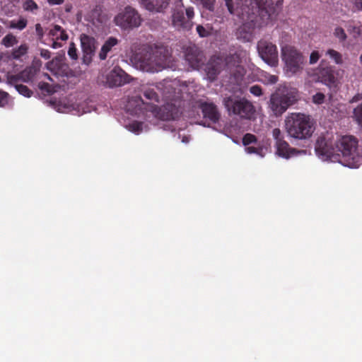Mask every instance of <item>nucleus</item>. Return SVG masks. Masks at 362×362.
I'll list each match as a JSON object with an SVG mask.
<instances>
[{"instance_id": "obj_1", "label": "nucleus", "mask_w": 362, "mask_h": 362, "mask_svg": "<svg viewBox=\"0 0 362 362\" xmlns=\"http://www.w3.org/2000/svg\"><path fill=\"white\" fill-rule=\"evenodd\" d=\"M171 57L168 47L161 45L151 47L149 51L136 53L132 60L140 70L154 73L169 66Z\"/></svg>"}, {"instance_id": "obj_2", "label": "nucleus", "mask_w": 362, "mask_h": 362, "mask_svg": "<svg viewBox=\"0 0 362 362\" xmlns=\"http://www.w3.org/2000/svg\"><path fill=\"white\" fill-rule=\"evenodd\" d=\"M285 128L288 135L294 139L306 141L314 131V122L310 115L303 113H291L285 119Z\"/></svg>"}, {"instance_id": "obj_3", "label": "nucleus", "mask_w": 362, "mask_h": 362, "mask_svg": "<svg viewBox=\"0 0 362 362\" xmlns=\"http://www.w3.org/2000/svg\"><path fill=\"white\" fill-rule=\"evenodd\" d=\"M358 140L354 136L345 135L337 141V156H341V162L349 168H357L360 157L357 151Z\"/></svg>"}, {"instance_id": "obj_4", "label": "nucleus", "mask_w": 362, "mask_h": 362, "mask_svg": "<svg viewBox=\"0 0 362 362\" xmlns=\"http://www.w3.org/2000/svg\"><path fill=\"white\" fill-rule=\"evenodd\" d=\"M281 54L287 73L293 75L303 70L305 57L295 47L289 45L282 46Z\"/></svg>"}, {"instance_id": "obj_5", "label": "nucleus", "mask_w": 362, "mask_h": 362, "mask_svg": "<svg viewBox=\"0 0 362 362\" xmlns=\"http://www.w3.org/2000/svg\"><path fill=\"white\" fill-rule=\"evenodd\" d=\"M223 103L230 114L238 115L240 117L250 119L255 112V107L251 102L245 98L226 97Z\"/></svg>"}, {"instance_id": "obj_6", "label": "nucleus", "mask_w": 362, "mask_h": 362, "mask_svg": "<svg viewBox=\"0 0 362 362\" xmlns=\"http://www.w3.org/2000/svg\"><path fill=\"white\" fill-rule=\"evenodd\" d=\"M177 100H171L165 103L161 107H158L154 104L147 103L145 107V111L151 112L153 117L161 120H175L180 115V105H177Z\"/></svg>"}, {"instance_id": "obj_7", "label": "nucleus", "mask_w": 362, "mask_h": 362, "mask_svg": "<svg viewBox=\"0 0 362 362\" xmlns=\"http://www.w3.org/2000/svg\"><path fill=\"white\" fill-rule=\"evenodd\" d=\"M114 23L122 30H131L141 25V18L135 8L128 6L115 16Z\"/></svg>"}, {"instance_id": "obj_8", "label": "nucleus", "mask_w": 362, "mask_h": 362, "mask_svg": "<svg viewBox=\"0 0 362 362\" xmlns=\"http://www.w3.org/2000/svg\"><path fill=\"white\" fill-rule=\"evenodd\" d=\"M258 54L261 59L268 65L275 67L279 64L277 47L269 40L261 39L257 45Z\"/></svg>"}, {"instance_id": "obj_9", "label": "nucleus", "mask_w": 362, "mask_h": 362, "mask_svg": "<svg viewBox=\"0 0 362 362\" xmlns=\"http://www.w3.org/2000/svg\"><path fill=\"white\" fill-rule=\"evenodd\" d=\"M315 150L318 156L331 159L337 156V141L328 132L321 134L316 140Z\"/></svg>"}, {"instance_id": "obj_10", "label": "nucleus", "mask_w": 362, "mask_h": 362, "mask_svg": "<svg viewBox=\"0 0 362 362\" xmlns=\"http://www.w3.org/2000/svg\"><path fill=\"white\" fill-rule=\"evenodd\" d=\"M272 136L275 141L276 154L279 156L288 159L299 153V151L291 147L285 140L284 133L280 129L274 128L272 130Z\"/></svg>"}, {"instance_id": "obj_11", "label": "nucleus", "mask_w": 362, "mask_h": 362, "mask_svg": "<svg viewBox=\"0 0 362 362\" xmlns=\"http://www.w3.org/2000/svg\"><path fill=\"white\" fill-rule=\"evenodd\" d=\"M296 101V96L291 92L286 94L274 93L271 96L269 105L275 115H281Z\"/></svg>"}, {"instance_id": "obj_12", "label": "nucleus", "mask_w": 362, "mask_h": 362, "mask_svg": "<svg viewBox=\"0 0 362 362\" xmlns=\"http://www.w3.org/2000/svg\"><path fill=\"white\" fill-rule=\"evenodd\" d=\"M186 17L183 10L176 9L172 15V24L177 30H189L193 25L192 19L194 16L193 7L185 9Z\"/></svg>"}, {"instance_id": "obj_13", "label": "nucleus", "mask_w": 362, "mask_h": 362, "mask_svg": "<svg viewBox=\"0 0 362 362\" xmlns=\"http://www.w3.org/2000/svg\"><path fill=\"white\" fill-rule=\"evenodd\" d=\"M102 82L106 87L114 88L122 86L131 81L132 78L119 66H115L105 76Z\"/></svg>"}, {"instance_id": "obj_14", "label": "nucleus", "mask_w": 362, "mask_h": 362, "mask_svg": "<svg viewBox=\"0 0 362 362\" xmlns=\"http://www.w3.org/2000/svg\"><path fill=\"white\" fill-rule=\"evenodd\" d=\"M158 89V87L151 88V87H145L144 86L141 88V91L144 94V96L150 102L148 103L153 104V103H158L159 102V95L156 93L155 89ZM137 103L135 110H134L135 115H139L140 114H144V110H145L146 105L148 103H144L142 98L140 96L133 98L129 102V105L132 104V103Z\"/></svg>"}, {"instance_id": "obj_15", "label": "nucleus", "mask_w": 362, "mask_h": 362, "mask_svg": "<svg viewBox=\"0 0 362 362\" xmlns=\"http://www.w3.org/2000/svg\"><path fill=\"white\" fill-rule=\"evenodd\" d=\"M80 41L83 52V62L88 65L91 63L95 52L96 40L92 36L83 33L80 35Z\"/></svg>"}, {"instance_id": "obj_16", "label": "nucleus", "mask_w": 362, "mask_h": 362, "mask_svg": "<svg viewBox=\"0 0 362 362\" xmlns=\"http://www.w3.org/2000/svg\"><path fill=\"white\" fill-rule=\"evenodd\" d=\"M225 69L223 57L220 55L212 56L205 66V71L208 79L214 81L222 70Z\"/></svg>"}, {"instance_id": "obj_17", "label": "nucleus", "mask_w": 362, "mask_h": 362, "mask_svg": "<svg viewBox=\"0 0 362 362\" xmlns=\"http://www.w3.org/2000/svg\"><path fill=\"white\" fill-rule=\"evenodd\" d=\"M185 59L193 69H199L204 63L203 52L196 45H190L185 48Z\"/></svg>"}, {"instance_id": "obj_18", "label": "nucleus", "mask_w": 362, "mask_h": 362, "mask_svg": "<svg viewBox=\"0 0 362 362\" xmlns=\"http://www.w3.org/2000/svg\"><path fill=\"white\" fill-rule=\"evenodd\" d=\"M318 78L320 81L329 88H336L337 86V78L335 76L334 68L332 66H322V63L318 68Z\"/></svg>"}, {"instance_id": "obj_19", "label": "nucleus", "mask_w": 362, "mask_h": 362, "mask_svg": "<svg viewBox=\"0 0 362 362\" xmlns=\"http://www.w3.org/2000/svg\"><path fill=\"white\" fill-rule=\"evenodd\" d=\"M228 72L230 76L227 81L228 86L230 90H235L242 84L245 70L243 66H238Z\"/></svg>"}, {"instance_id": "obj_20", "label": "nucleus", "mask_w": 362, "mask_h": 362, "mask_svg": "<svg viewBox=\"0 0 362 362\" xmlns=\"http://www.w3.org/2000/svg\"><path fill=\"white\" fill-rule=\"evenodd\" d=\"M144 7L151 12L160 13L168 8L170 0H139Z\"/></svg>"}, {"instance_id": "obj_21", "label": "nucleus", "mask_w": 362, "mask_h": 362, "mask_svg": "<svg viewBox=\"0 0 362 362\" xmlns=\"http://www.w3.org/2000/svg\"><path fill=\"white\" fill-rule=\"evenodd\" d=\"M200 108L205 118H208L210 121L215 123L219 119V113L216 106L211 103H202Z\"/></svg>"}, {"instance_id": "obj_22", "label": "nucleus", "mask_w": 362, "mask_h": 362, "mask_svg": "<svg viewBox=\"0 0 362 362\" xmlns=\"http://www.w3.org/2000/svg\"><path fill=\"white\" fill-rule=\"evenodd\" d=\"M223 61L224 62L225 69L227 71H231L232 69H236L238 66H242L240 65V54L238 52L229 54L225 57H223Z\"/></svg>"}, {"instance_id": "obj_23", "label": "nucleus", "mask_w": 362, "mask_h": 362, "mask_svg": "<svg viewBox=\"0 0 362 362\" xmlns=\"http://www.w3.org/2000/svg\"><path fill=\"white\" fill-rule=\"evenodd\" d=\"M119 40L117 38L115 37H110L105 42L103 45L102 46L100 51L99 52V58L100 60L106 59L108 53H110L112 48L118 45Z\"/></svg>"}, {"instance_id": "obj_24", "label": "nucleus", "mask_w": 362, "mask_h": 362, "mask_svg": "<svg viewBox=\"0 0 362 362\" xmlns=\"http://www.w3.org/2000/svg\"><path fill=\"white\" fill-rule=\"evenodd\" d=\"M36 74V69L34 67H27L19 73L18 77L24 82L32 81Z\"/></svg>"}, {"instance_id": "obj_25", "label": "nucleus", "mask_w": 362, "mask_h": 362, "mask_svg": "<svg viewBox=\"0 0 362 362\" xmlns=\"http://www.w3.org/2000/svg\"><path fill=\"white\" fill-rule=\"evenodd\" d=\"M326 54L328 55L331 59H332L336 64H342L343 59L342 55L340 52L333 49H329L326 52Z\"/></svg>"}, {"instance_id": "obj_26", "label": "nucleus", "mask_w": 362, "mask_h": 362, "mask_svg": "<svg viewBox=\"0 0 362 362\" xmlns=\"http://www.w3.org/2000/svg\"><path fill=\"white\" fill-rule=\"evenodd\" d=\"M354 120L362 128V102L353 110Z\"/></svg>"}, {"instance_id": "obj_27", "label": "nucleus", "mask_w": 362, "mask_h": 362, "mask_svg": "<svg viewBox=\"0 0 362 362\" xmlns=\"http://www.w3.org/2000/svg\"><path fill=\"white\" fill-rule=\"evenodd\" d=\"M28 47L26 45H21L18 48L13 49L11 55L13 59H20L27 53Z\"/></svg>"}, {"instance_id": "obj_28", "label": "nucleus", "mask_w": 362, "mask_h": 362, "mask_svg": "<svg viewBox=\"0 0 362 362\" xmlns=\"http://www.w3.org/2000/svg\"><path fill=\"white\" fill-rule=\"evenodd\" d=\"M18 42L16 37L12 34L6 35L1 41L2 45L6 47H10Z\"/></svg>"}, {"instance_id": "obj_29", "label": "nucleus", "mask_w": 362, "mask_h": 362, "mask_svg": "<svg viewBox=\"0 0 362 362\" xmlns=\"http://www.w3.org/2000/svg\"><path fill=\"white\" fill-rule=\"evenodd\" d=\"M127 129L134 133V134H139L140 132H142V129H143V122H137V121H134L132 123H130L128 126H127Z\"/></svg>"}, {"instance_id": "obj_30", "label": "nucleus", "mask_w": 362, "mask_h": 362, "mask_svg": "<svg viewBox=\"0 0 362 362\" xmlns=\"http://www.w3.org/2000/svg\"><path fill=\"white\" fill-rule=\"evenodd\" d=\"M23 9L26 11L34 13L37 11L39 7L33 0H26L23 5Z\"/></svg>"}, {"instance_id": "obj_31", "label": "nucleus", "mask_w": 362, "mask_h": 362, "mask_svg": "<svg viewBox=\"0 0 362 362\" xmlns=\"http://www.w3.org/2000/svg\"><path fill=\"white\" fill-rule=\"evenodd\" d=\"M15 87H16V89L17 90V91H18L20 94H21V95H24V96H25V97L29 98V97H30V96L32 95V94H33V91H32V90H30V89H29L26 86H25V85H23V84H16Z\"/></svg>"}, {"instance_id": "obj_32", "label": "nucleus", "mask_w": 362, "mask_h": 362, "mask_svg": "<svg viewBox=\"0 0 362 362\" xmlns=\"http://www.w3.org/2000/svg\"><path fill=\"white\" fill-rule=\"evenodd\" d=\"M246 151L248 153H255L262 157L264 156L265 148L262 146H258L257 147L248 146L246 148Z\"/></svg>"}, {"instance_id": "obj_33", "label": "nucleus", "mask_w": 362, "mask_h": 362, "mask_svg": "<svg viewBox=\"0 0 362 362\" xmlns=\"http://www.w3.org/2000/svg\"><path fill=\"white\" fill-rule=\"evenodd\" d=\"M27 23L28 21L25 18H21L16 22L13 21L10 23V28L22 30L26 27Z\"/></svg>"}, {"instance_id": "obj_34", "label": "nucleus", "mask_w": 362, "mask_h": 362, "mask_svg": "<svg viewBox=\"0 0 362 362\" xmlns=\"http://www.w3.org/2000/svg\"><path fill=\"white\" fill-rule=\"evenodd\" d=\"M334 35L339 40L340 42H344L346 40L347 35L344 30L341 27H337L334 31Z\"/></svg>"}, {"instance_id": "obj_35", "label": "nucleus", "mask_w": 362, "mask_h": 362, "mask_svg": "<svg viewBox=\"0 0 362 362\" xmlns=\"http://www.w3.org/2000/svg\"><path fill=\"white\" fill-rule=\"evenodd\" d=\"M266 84H275L279 81V77L276 75H272L270 74H265L263 75V79Z\"/></svg>"}, {"instance_id": "obj_36", "label": "nucleus", "mask_w": 362, "mask_h": 362, "mask_svg": "<svg viewBox=\"0 0 362 362\" xmlns=\"http://www.w3.org/2000/svg\"><path fill=\"white\" fill-rule=\"evenodd\" d=\"M257 142V137L254 134L247 133L243 136V144L244 146H248L251 144Z\"/></svg>"}, {"instance_id": "obj_37", "label": "nucleus", "mask_w": 362, "mask_h": 362, "mask_svg": "<svg viewBox=\"0 0 362 362\" xmlns=\"http://www.w3.org/2000/svg\"><path fill=\"white\" fill-rule=\"evenodd\" d=\"M325 100V95L324 93L318 92L313 95L312 101L316 105H321L324 103Z\"/></svg>"}, {"instance_id": "obj_38", "label": "nucleus", "mask_w": 362, "mask_h": 362, "mask_svg": "<svg viewBox=\"0 0 362 362\" xmlns=\"http://www.w3.org/2000/svg\"><path fill=\"white\" fill-rule=\"evenodd\" d=\"M349 31L353 35L354 38L356 39L362 35V25L350 26Z\"/></svg>"}, {"instance_id": "obj_39", "label": "nucleus", "mask_w": 362, "mask_h": 362, "mask_svg": "<svg viewBox=\"0 0 362 362\" xmlns=\"http://www.w3.org/2000/svg\"><path fill=\"white\" fill-rule=\"evenodd\" d=\"M38 88L44 93L51 94L53 93L52 86L46 82H40L38 83Z\"/></svg>"}, {"instance_id": "obj_40", "label": "nucleus", "mask_w": 362, "mask_h": 362, "mask_svg": "<svg viewBox=\"0 0 362 362\" xmlns=\"http://www.w3.org/2000/svg\"><path fill=\"white\" fill-rule=\"evenodd\" d=\"M68 55L72 59H76L78 58L77 49L74 42H71L69 45Z\"/></svg>"}, {"instance_id": "obj_41", "label": "nucleus", "mask_w": 362, "mask_h": 362, "mask_svg": "<svg viewBox=\"0 0 362 362\" xmlns=\"http://www.w3.org/2000/svg\"><path fill=\"white\" fill-rule=\"evenodd\" d=\"M197 32L201 37H208L211 34L210 30L206 29L201 25L197 26Z\"/></svg>"}, {"instance_id": "obj_42", "label": "nucleus", "mask_w": 362, "mask_h": 362, "mask_svg": "<svg viewBox=\"0 0 362 362\" xmlns=\"http://www.w3.org/2000/svg\"><path fill=\"white\" fill-rule=\"evenodd\" d=\"M8 94L6 92L0 90V107H4L8 104Z\"/></svg>"}, {"instance_id": "obj_43", "label": "nucleus", "mask_w": 362, "mask_h": 362, "mask_svg": "<svg viewBox=\"0 0 362 362\" xmlns=\"http://www.w3.org/2000/svg\"><path fill=\"white\" fill-rule=\"evenodd\" d=\"M250 92L255 96H260L262 95V88L258 85L251 86L250 88Z\"/></svg>"}, {"instance_id": "obj_44", "label": "nucleus", "mask_w": 362, "mask_h": 362, "mask_svg": "<svg viewBox=\"0 0 362 362\" xmlns=\"http://www.w3.org/2000/svg\"><path fill=\"white\" fill-rule=\"evenodd\" d=\"M320 54L318 51H313L310 56L309 63L310 64H315L320 59Z\"/></svg>"}, {"instance_id": "obj_45", "label": "nucleus", "mask_w": 362, "mask_h": 362, "mask_svg": "<svg viewBox=\"0 0 362 362\" xmlns=\"http://www.w3.org/2000/svg\"><path fill=\"white\" fill-rule=\"evenodd\" d=\"M62 30V27L58 25H55L52 29L49 30V35L57 39V36H59V31Z\"/></svg>"}, {"instance_id": "obj_46", "label": "nucleus", "mask_w": 362, "mask_h": 362, "mask_svg": "<svg viewBox=\"0 0 362 362\" xmlns=\"http://www.w3.org/2000/svg\"><path fill=\"white\" fill-rule=\"evenodd\" d=\"M360 101H362V91L361 93H357L355 95H354L349 100V103H354Z\"/></svg>"}, {"instance_id": "obj_47", "label": "nucleus", "mask_w": 362, "mask_h": 362, "mask_svg": "<svg viewBox=\"0 0 362 362\" xmlns=\"http://www.w3.org/2000/svg\"><path fill=\"white\" fill-rule=\"evenodd\" d=\"M40 56L45 59H49L51 57V52L48 49H42L40 51Z\"/></svg>"}, {"instance_id": "obj_48", "label": "nucleus", "mask_w": 362, "mask_h": 362, "mask_svg": "<svg viewBox=\"0 0 362 362\" xmlns=\"http://www.w3.org/2000/svg\"><path fill=\"white\" fill-rule=\"evenodd\" d=\"M59 36H57V40H66L68 39V35L64 30L62 28V30L59 32Z\"/></svg>"}, {"instance_id": "obj_49", "label": "nucleus", "mask_w": 362, "mask_h": 362, "mask_svg": "<svg viewBox=\"0 0 362 362\" xmlns=\"http://www.w3.org/2000/svg\"><path fill=\"white\" fill-rule=\"evenodd\" d=\"M35 31H36L37 35L40 37H42L43 36V29L40 23H37L35 25Z\"/></svg>"}, {"instance_id": "obj_50", "label": "nucleus", "mask_w": 362, "mask_h": 362, "mask_svg": "<svg viewBox=\"0 0 362 362\" xmlns=\"http://www.w3.org/2000/svg\"><path fill=\"white\" fill-rule=\"evenodd\" d=\"M47 1L49 5H61L64 0H47Z\"/></svg>"}, {"instance_id": "obj_51", "label": "nucleus", "mask_w": 362, "mask_h": 362, "mask_svg": "<svg viewBox=\"0 0 362 362\" xmlns=\"http://www.w3.org/2000/svg\"><path fill=\"white\" fill-rule=\"evenodd\" d=\"M59 46H60V45L56 42H54L52 45L53 48H57Z\"/></svg>"}, {"instance_id": "obj_52", "label": "nucleus", "mask_w": 362, "mask_h": 362, "mask_svg": "<svg viewBox=\"0 0 362 362\" xmlns=\"http://www.w3.org/2000/svg\"><path fill=\"white\" fill-rule=\"evenodd\" d=\"M187 141H188V139H187V137H184V138L182 139V142H187Z\"/></svg>"}, {"instance_id": "obj_53", "label": "nucleus", "mask_w": 362, "mask_h": 362, "mask_svg": "<svg viewBox=\"0 0 362 362\" xmlns=\"http://www.w3.org/2000/svg\"><path fill=\"white\" fill-rule=\"evenodd\" d=\"M47 78H48L49 79H51V78H50V76H48L47 74Z\"/></svg>"}]
</instances>
